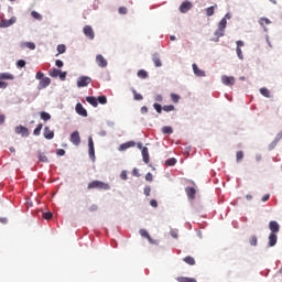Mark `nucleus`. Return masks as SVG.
<instances>
[{
  "instance_id": "4d7b16f0",
  "label": "nucleus",
  "mask_w": 282,
  "mask_h": 282,
  "mask_svg": "<svg viewBox=\"0 0 282 282\" xmlns=\"http://www.w3.org/2000/svg\"><path fill=\"white\" fill-rule=\"evenodd\" d=\"M56 155H59V156L65 155V150L64 149H57L56 150Z\"/></svg>"
},
{
  "instance_id": "473e14b6",
  "label": "nucleus",
  "mask_w": 282,
  "mask_h": 282,
  "mask_svg": "<svg viewBox=\"0 0 282 282\" xmlns=\"http://www.w3.org/2000/svg\"><path fill=\"white\" fill-rule=\"evenodd\" d=\"M31 17H33V19H36V21H42L43 20V17L36 11H32Z\"/></svg>"
},
{
  "instance_id": "5701e85b",
  "label": "nucleus",
  "mask_w": 282,
  "mask_h": 282,
  "mask_svg": "<svg viewBox=\"0 0 282 282\" xmlns=\"http://www.w3.org/2000/svg\"><path fill=\"white\" fill-rule=\"evenodd\" d=\"M37 158L39 162H43L44 164H47V162H50V159L43 152H37Z\"/></svg>"
},
{
  "instance_id": "e2e57ef3",
  "label": "nucleus",
  "mask_w": 282,
  "mask_h": 282,
  "mask_svg": "<svg viewBox=\"0 0 282 282\" xmlns=\"http://www.w3.org/2000/svg\"><path fill=\"white\" fill-rule=\"evenodd\" d=\"M141 113H149V108L147 106L141 107Z\"/></svg>"
},
{
  "instance_id": "0eeeda50",
  "label": "nucleus",
  "mask_w": 282,
  "mask_h": 282,
  "mask_svg": "<svg viewBox=\"0 0 282 282\" xmlns=\"http://www.w3.org/2000/svg\"><path fill=\"white\" fill-rule=\"evenodd\" d=\"M50 85H52V79H50V77H44L43 79L40 80L39 85H37V89H46V87H50Z\"/></svg>"
},
{
  "instance_id": "c756f323",
  "label": "nucleus",
  "mask_w": 282,
  "mask_h": 282,
  "mask_svg": "<svg viewBox=\"0 0 282 282\" xmlns=\"http://www.w3.org/2000/svg\"><path fill=\"white\" fill-rule=\"evenodd\" d=\"M175 164H177V160L175 158L165 161V166H175Z\"/></svg>"
},
{
  "instance_id": "c03bdc74",
  "label": "nucleus",
  "mask_w": 282,
  "mask_h": 282,
  "mask_svg": "<svg viewBox=\"0 0 282 282\" xmlns=\"http://www.w3.org/2000/svg\"><path fill=\"white\" fill-rule=\"evenodd\" d=\"M35 78L36 80H43L45 78V74H43V72H37Z\"/></svg>"
},
{
  "instance_id": "c85d7f7f",
  "label": "nucleus",
  "mask_w": 282,
  "mask_h": 282,
  "mask_svg": "<svg viewBox=\"0 0 282 282\" xmlns=\"http://www.w3.org/2000/svg\"><path fill=\"white\" fill-rule=\"evenodd\" d=\"M184 260H185V262H187V264H191V265L196 264V260H195V258H193L192 256H186V257L184 258Z\"/></svg>"
},
{
  "instance_id": "4c0bfd02",
  "label": "nucleus",
  "mask_w": 282,
  "mask_h": 282,
  "mask_svg": "<svg viewBox=\"0 0 282 282\" xmlns=\"http://www.w3.org/2000/svg\"><path fill=\"white\" fill-rule=\"evenodd\" d=\"M236 53H237V56L239 57V59H243L245 58V55L242 53V48H240V46H237Z\"/></svg>"
},
{
  "instance_id": "7c9ffc66",
  "label": "nucleus",
  "mask_w": 282,
  "mask_h": 282,
  "mask_svg": "<svg viewBox=\"0 0 282 282\" xmlns=\"http://www.w3.org/2000/svg\"><path fill=\"white\" fill-rule=\"evenodd\" d=\"M42 129H43V123H39L33 131V135H41Z\"/></svg>"
},
{
  "instance_id": "20e7f679",
  "label": "nucleus",
  "mask_w": 282,
  "mask_h": 282,
  "mask_svg": "<svg viewBox=\"0 0 282 282\" xmlns=\"http://www.w3.org/2000/svg\"><path fill=\"white\" fill-rule=\"evenodd\" d=\"M91 83V77L80 76L77 79V87H87Z\"/></svg>"
},
{
  "instance_id": "de8ad7c7",
  "label": "nucleus",
  "mask_w": 282,
  "mask_h": 282,
  "mask_svg": "<svg viewBox=\"0 0 282 282\" xmlns=\"http://www.w3.org/2000/svg\"><path fill=\"white\" fill-rule=\"evenodd\" d=\"M153 107H154L156 113H162V105H160V104H154Z\"/></svg>"
},
{
  "instance_id": "aec40b11",
  "label": "nucleus",
  "mask_w": 282,
  "mask_h": 282,
  "mask_svg": "<svg viewBox=\"0 0 282 282\" xmlns=\"http://www.w3.org/2000/svg\"><path fill=\"white\" fill-rule=\"evenodd\" d=\"M276 242H278V236L273 231H271L269 236V247H274Z\"/></svg>"
},
{
  "instance_id": "bf43d9fd",
  "label": "nucleus",
  "mask_w": 282,
  "mask_h": 282,
  "mask_svg": "<svg viewBox=\"0 0 282 282\" xmlns=\"http://www.w3.org/2000/svg\"><path fill=\"white\" fill-rule=\"evenodd\" d=\"M119 14H127V8L126 7H120L119 8Z\"/></svg>"
},
{
  "instance_id": "774afa93",
  "label": "nucleus",
  "mask_w": 282,
  "mask_h": 282,
  "mask_svg": "<svg viewBox=\"0 0 282 282\" xmlns=\"http://www.w3.org/2000/svg\"><path fill=\"white\" fill-rule=\"evenodd\" d=\"M0 224H8V219L6 217H0Z\"/></svg>"
},
{
  "instance_id": "4be33fe9",
  "label": "nucleus",
  "mask_w": 282,
  "mask_h": 282,
  "mask_svg": "<svg viewBox=\"0 0 282 282\" xmlns=\"http://www.w3.org/2000/svg\"><path fill=\"white\" fill-rule=\"evenodd\" d=\"M152 61H153L155 67H162V59L160 58L159 54H154L152 56Z\"/></svg>"
},
{
  "instance_id": "cd10ccee",
  "label": "nucleus",
  "mask_w": 282,
  "mask_h": 282,
  "mask_svg": "<svg viewBox=\"0 0 282 282\" xmlns=\"http://www.w3.org/2000/svg\"><path fill=\"white\" fill-rule=\"evenodd\" d=\"M137 76H138L139 78H142V79L149 78V73H147V70H144V69H140V70L137 73Z\"/></svg>"
},
{
  "instance_id": "2f4dec72",
  "label": "nucleus",
  "mask_w": 282,
  "mask_h": 282,
  "mask_svg": "<svg viewBox=\"0 0 282 282\" xmlns=\"http://www.w3.org/2000/svg\"><path fill=\"white\" fill-rule=\"evenodd\" d=\"M178 282H197V280L195 278L181 276V278H178Z\"/></svg>"
},
{
  "instance_id": "9d476101",
  "label": "nucleus",
  "mask_w": 282,
  "mask_h": 282,
  "mask_svg": "<svg viewBox=\"0 0 282 282\" xmlns=\"http://www.w3.org/2000/svg\"><path fill=\"white\" fill-rule=\"evenodd\" d=\"M76 113H78V116H83V118H87V109H85V107H83V104L78 102L75 107Z\"/></svg>"
},
{
  "instance_id": "9b49d317",
  "label": "nucleus",
  "mask_w": 282,
  "mask_h": 282,
  "mask_svg": "<svg viewBox=\"0 0 282 282\" xmlns=\"http://www.w3.org/2000/svg\"><path fill=\"white\" fill-rule=\"evenodd\" d=\"M221 82L225 86H235L236 84L235 77H228L227 75H223Z\"/></svg>"
},
{
  "instance_id": "a211bd4d",
  "label": "nucleus",
  "mask_w": 282,
  "mask_h": 282,
  "mask_svg": "<svg viewBox=\"0 0 282 282\" xmlns=\"http://www.w3.org/2000/svg\"><path fill=\"white\" fill-rule=\"evenodd\" d=\"M185 192L188 198L194 199L195 195L197 194V189L195 187H185Z\"/></svg>"
},
{
  "instance_id": "7ed1b4c3",
  "label": "nucleus",
  "mask_w": 282,
  "mask_h": 282,
  "mask_svg": "<svg viewBox=\"0 0 282 282\" xmlns=\"http://www.w3.org/2000/svg\"><path fill=\"white\" fill-rule=\"evenodd\" d=\"M15 133L22 135V138H28L30 135V130L25 126L15 127Z\"/></svg>"
},
{
  "instance_id": "6e6552de",
  "label": "nucleus",
  "mask_w": 282,
  "mask_h": 282,
  "mask_svg": "<svg viewBox=\"0 0 282 282\" xmlns=\"http://www.w3.org/2000/svg\"><path fill=\"white\" fill-rule=\"evenodd\" d=\"M17 23V18L12 17L10 20H1L0 28H10V25H14Z\"/></svg>"
},
{
  "instance_id": "c9c22d12",
  "label": "nucleus",
  "mask_w": 282,
  "mask_h": 282,
  "mask_svg": "<svg viewBox=\"0 0 282 282\" xmlns=\"http://www.w3.org/2000/svg\"><path fill=\"white\" fill-rule=\"evenodd\" d=\"M66 50H67V47L65 46V44H59L57 46L58 54H65Z\"/></svg>"
},
{
  "instance_id": "13d9d810",
  "label": "nucleus",
  "mask_w": 282,
  "mask_h": 282,
  "mask_svg": "<svg viewBox=\"0 0 282 282\" xmlns=\"http://www.w3.org/2000/svg\"><path fill=\"white\" fill-rule=\"evenodd\" d=\"M150 206H152V208H158V200L151 199L150 200Z\"/></svg>"
},
{
  "instance_id": "b1692460",
  "label": "nucleus",
  "mask_w": 282,
  "mask_h": 282,
  "mask_svg": "<svg viewBox=\"0 0 282 282\" xmlns=\"http://www.w3.org/2000/svg\"><path fill=\"white\" fill-rule=\"evenodd\" d=\"M219 24H220L221 37H224V35H225V29H226V25H227V20H226V18H223V20H220Z\"/></svg>"
},
{
  "instance_id": "603ef678",
  "label": "nucleus",
  "mask_w": 282,
  "mask_h": 282,
  "mask_svg": "<svg viewBox=\"0 0 282 282\" xmlns=\"http://www.w3.org/2000/svg\"><path fill=\"white\" fill-rule=\"evenodd\" d=\"M17 66L20 67V68L25 67V61H24V59L18 61V62H17Z\"/></svg>"
},
{
  "instance_id": "dca6fc26",
  "label": "nucleus",
  "mask_w": 282,
  "mask_h": 282,
  "mask_svg": "<svg viewBox=\"0 0 282 282\" xmlns=\"http://www.w3.org/2000/svg\"><path fill=\"white\" fill-rule=\"evenodd\" d=\"M139 234L141 235V237H144V239H148L150 243H155V241L153 240V238H151V235H149V231H147V229H140Z\"/></svg>"
},
{
  "instance_id": "ea45409f",
  "label": "nucleus",
  "mask_w": 282,
  "mask_h": 282,
  "mask_svg": "<svg viewBox=\"0 0 282 282\" xmlns=\"http://www.w3.org/2000/svg\"><path fill=\"white\" fill-rule=\"evenodd\" d=\"M97 102H99L100 105H107V97L106 96H99L97 98Z\"/></svg>"
},
{
  "instance_id": "864d4df0",
  "label": "nucleus",
  "mask_w": 282,
  "mask_h": 282,
  "mask_svg": "<svg viewBox=\"0 0 282 282\" xmlns=\"http://www.w3.org/2000/svg\"><path fill=\"white\" fill-rule=\"evenodd\" d=\"M58 77L61 78V80H65V78H67V73L59 70Z\"/></svg>"
},
{
  "instance_id": "79ce46f5",
  "label": "nucleus",
  "mask_w": 282,
  "mask_h": 282,
  "mask_svg": "<svg viewBox=\"0 0 282 282\" xmlns=\"http://www.w3.org/2000/svg\"><path fill=\"white\" fill-rule=\"evenodd\" d=\"M163 111H175V106L173 105H167L163 107Z\"/></svg>"
},
{
  "instance_id": "09e8293b",
  "label": "nucleus",
  "mask_w": 282,
  "mask_h": 282,
  "mask_svg": "<svg viewBox=\"0 0 282 282\" xmlns=\"http://www.w3.org/2000/svg\"><path fill=\"white\" fill-rule=\"evenodd\" d=\"M52 217H53V214H52V212H46V213H43V219H52Z\"/></svg>"
},
{
  "instance_id": "e433bc0d",
  "label": "nucleus",
  "mask_w": 282,
  "mask_h": 282,
  "mask_svg": "<svg viewBox=\"0 0 282 282\" xmlns=\"http://www.w3.org/2000/svg\"><path fill=\"white\" fill-rule=\"evenodd\" d=\"M260 93L263 97L270 98V90L268 88H260Z\"/></svg>"
},
{
  "instance_id": "f704fd0d",
  "label": "nucleus",
  "mask_w": 282,
  "mask_h": 282,
  "mask_svg": "<svg viewBox=\"0 0 282 282\" xmlns=\"http://www.w3.org/2000/svg\"><path fill=\"white\" fill-rule=\"evenodd\" d=\"M162 133H165V134H171L173 133V128L169 127V126H165L162 128Z\"/></svg>"
},
{
  "instance_id": "8fccbe9b",
  "label": "nucleus",
  "mask_w": 282,
  "mask_h": 282,
  "mask_svg": "<svg viewBox=\"0 0 282 282\" xmlns=\"http://www.w3.org/2000/svg\"><path fill=\"white\" fill-rule=\"evenodd\" d=\"M25 45L29 50H36V44H34L33 42H28Z\"/></svg>"
},
{
  "instance_id": "ddd939ff",
  "label": "nucleus",
  "mask_w": 282,
  "mask_h": 282,
  "mask_svg": "<svg viewBox=\"0 0 282 282\" xmlns=\"http://www.w3.org/2000/svg\"><path fill=\"white\" fill-rule=\"evenodd\" d=\"M43 135L45 140H54V130L50 129V127H45Z\"/></svg>"
},
{
  "instance_id": "5fc2aeb1",
  "label": "nucleus",
  "mask_w": 282,
  "mask_h": 282,
  "mask_svg": "<svg viewBox=\"0 0 282 282\" xmlns=\"http://www.w3.org/2000/svg\"><path fill=\"white\" fill-rule=\"evenodd\" d=\"M281 139H282V131L278 132V134L275 135L274 143H279V141H281Z\"/></svg>"
},
{
  "instance_id": "3c124183",
  "label": "nucleus",
  "mask_w": 282,
  "mask_h": 282,
  "mask_svg": "<svg viewBox=\"0 0 282 282\" xmlns=\"http://www.w3.org/2000/svg\"><path fill=\"white\" fill-rule=\"evenodd\" d=\"M143 193L147 197H149V195H151V187L150 186H145L143 189Z\"/></svg>"
},
{
  "instance_id": "72a5a7b5",
  "label": "nucleus",
  "mask_w": 282,
  "mask_h": 282,
  "mask_svg": "<svg viewBox=\"0 0 282 282\" xmlns=\"http://www.w3.org/2000/svg\"><path fill=\"white\" fill-rule=\"evenodd\" d=\"M236 159H237V162L242 161V159H245V152L242 150L238 151L236 153Z\"/></svg>"
},
{
  "instance_id": "680f3d73",
  "label": "nucleus",
  "mask_w": 282,
  "mask_h": 282,
  "mask_svg": "<svg viewBox=\"0 0 282 282\" xmlns=\"http://www.w3.org/2000/svg\"><path fill=\"white\" fill-rule=\"evenodd\" d=\"M132 175H134V177H140V171H138V169H133Z\"/></svg>"
},
{
  "instance_id": "f3484780",
  "label": "nucleus",
  "mask_w": 282,
  "mask_h": 282,
  "mask_svg": "<svg viewBox=\"0 0 282 282\" xmlns=\"http://www.w3.org/2000/svg\"><path fill=\"white\" fill-rule=\"evenodd\" d=\"M193 4L192 2H188V0H186V2H183L180 7V11L181 12H188V10H192Z\"/></svg>"
},
{
  "instance_id": "39448f33",
  "label": "nucleus",
  "mask_w": 282,
  "mask_h": 282,
  "mask_svg": "<svg viewBox=\"0 0 282 282\" xmlns=\"http://www.w3.org/2000/svg\"><path fill=\"white\" fill-rule=\"evenodd\" d=\"M70 142L72 144H74L75 147H79L80 145V133L78 131H74L70 134Z\"/></svg>"
},
{
  "instance_id": "a878e982",
  "label": "nucleus",
  "mask_w": 282,
  "mask_h": 282,
  "mask_svg": "<svg viewBox=\"0 0 282 282\" xmlns=\"http://www.w3.org/2000/svg\"><path fill=\"white\" fill-rule=\"evenodd\" d=\"M86 100L93 107H98V99L96 97H86Z\"/></svg>"
},
{
  "instance_id": "052dcab7",
  "label": "nucleus",
  "mask_w": 282,
  "mask_h": 282,
  "mask_svg": "<svg viewBox=\"0 0 282 282\" xmlns=\"http://www.w3.org/2000/svg\"><path fill=\"white\" fill-rule=\"evenodd\" d=\"M89 210H90V213H96V210H98V205H91L89 207Z\"/></svg>"
},
{
  "instance_id": "37998d69",
  "label": "nucleus",
  "mask_w": 282,
  "mask_h": 282,
  "mask_svg": "<svg viewBox=\"0 0 282 282\" xmlns=\"http://www.w3.org/2000/svg\"><path fill=\"white\" fill-rule=\"evenodd\" d=\"M250 245L253 246V247H256L258 245V237L257 236H251Z\"/></svg>"
},
{
  "instance_id": "58836bf2",
  "label": "nucleus",
  "mask_w": 282,
  "mask_h": 282,
  "mask_svg": "<svg viewBox=\"0 0 282 282\" xmlns=\"http://www.w3.org/2000/svg\"><path fill=\"white\" fill-rule=\"evenodd\" d=\"M215 36L217 37V40H219L220 37H223L220 22H219V24H218L217 31H215Z\"/></svg>"
},
{
  "instance_id": "f257e3e1",
  "label": "nucleus",
  "mask_w": 282,
  "mask_h": 282,
  "mask_svg": "<svg viewBox=\"0 0 282 282\" xmlns=\"http://www.w3.org/2000/svg\"><path fill=\"white\" fill-rule=\"evenodd\" d=\"M87 188L88 191H94V188H97L98 191H111V185H109V183L96 180L88 183Z\"/></svg>"
},
{
  "instance_id": "69168bd1",
  "label": "nucleus",
  "mask_w": 282,
  "mask_h": 282,
  "mask_svg": "<svg viewBox=\"0 0 282 282\" xmlns=\"http://www.w3.org/2000/svg\"><path fill=\"white\" fill-rule=\"evenodd\" d=\"M6 122V115H0V127Z\"/></svg>"
},
{
  "instance_id": "338daca9",
  "label": "nucleus",
  "mask_w": 282,
  "mask_h": 282,
  "mask_svg": "<svg viewBox=\"0 0 282 282\" xmlns=\"http://www.w3.org/2000/svg\"><path fill=\"white\" fill-rule=\"evenodd\" d=\"M121 180H127V171H122L120 174Z\"/></svg>"
},
{
  "instance_id": "2eb2a0df",
  "label": "nucleus",
  "mask_w": 282,
  "mask_h": 282,
  "mask_svg": "<svg viewBox=\"0 0 282 282\" xmlns=\"http://www.w3.org/2000/svg\"><path fill=\"white\" fill-rule=\"evenodd\" d=\"M192 68L194 70V75H196V77H205L206 76L205 70H202L200 68H198L197 64H193Z\"/></svg>"
},
{
  "instance_id": "a19ab883",
  "label": "nucleus",
  "mask_w": 282,
  "mask_h": 282,
  "mask_svg": "<svg viewBox=\"0 0 282 282\" xmlns=\"http://www.w3.org/2000/svg\"><path fill=\"white\" fill-rule=\"evenodd\" d=\"M259 23H260V25H269V23H271V22H270L269 18H261L259 20Z\"/></svg>"
},
{
  "instance_id": "bb28decb",
  "label": "nucleus",
  "mask_w": 282,
  "mask_h": 282,
  "mask_svg": "<svg viewBox=\"0 0 282 282\" xmlns=\"http://www.w3.org/2000/svg\"><path fill=\"white\" fill-rule=\"evenodd\" d=\"M40 117L42 120H44L45 122H47V120H52V115H50L48 112L42 111L40 113Z\"/></svg>"
},
{
  "instance_id": "f8f14e48",
  "label": "nucleus",
  "mask_w": 282,
  "mask_h": 282,
  "mask_svg": "<svg viewBox=\"0 0 282 282\" xmlns=\"http://www.w3.org/2000/svg\"><path fill=\"white\" fill-rule=\"evenodd\" d=\"M96 63H97L98 67H101V68H105L108 65L107 59L100 54H98L96 56Z\"/></svg>"
},
{
  "instance_id": "412c9836",
  "label": "nucleus",
  "mask_w": 282,
  "mask_h": 282,
  "mask_svg": "<svg viewBox=\"0 0 282 282\" xmlns=\"http://www.w3.org/2000/svg\"><path fill=\"white\" fill-rule=\"evenodd\" d=\"M14 75L10 73H0V80H13Z\"/></svg>"
},
{
  "instance_id": "393cba45",
  "label": "nucleus",
  "mask_w": 282,
  "mask_h": 282,
  "mask_svg": "<svg viewBox=\"0 0 282 282\" xmlns=\"http://www.w3.org/2000/svg\"><path fill=\"white\" fill-rule=\"evenodd\" d=\"M61 74V69L58 68H53L48 72V76L52 78H58V75Z\"/></svg>"
},
{
  "instance_id": "6e6d98bb",
  "label": "nucleus",
  "mask_w": 282,
  "mask_h": 282,
  "mask_svg": "<svg viewBox=\"0 0 282 282\" xmlns=\"http://www.w3.org/2000/svg\"><path fill=\"white\" fill-rule=\"evenodd\" d=\"M145 180L147 182H153V174L151 172H149L147 175H145Z\"/></svg>"
},
{
  "instance_id": "49530a36",
  "label": "nucleus",
  "mask_w": 282,
  "mask_h": 282,
  "mask_svg": "<svg viewBox=\"0 0 282 282\" xmlns=\"http://www.w3.org/2000/svg\"><path fill=\"white\" fill-rule=\"evenodd\" d=\"M133 91V96H134V100H143L144 97H142L141 94H138V91L132 90Z\"/></svg>"
},
{
  "instance_id": "a18cd8bd",
  "label": "nucleus",
  "mask_w": 282,
  "mask_h": 282,
  "mask_svg": "<svg viewBox=\"0 0 282 282\" xmlns=\"http://www.w3.org/2000/svg\"><path fill=\"white\" fill-rule=\"evenodd\" d=\"M214 12H215V7H208V9H206L207 17H212V14H214Z\"/></svg>"
},
{
  "instance_id": "1a4fd4ad",
  "label": "nucleus",
  "mask_w": 282,
  "mask_h": 282,
  "mask_svg": "<svg viewBox=\"0 0 282 282\" xmlns=\"http://www.w3.org/2000/svg\"><path fill=\"white\" fill-rule=\"evenodd\" d=\"M269 229L276 236V234H279L281 227H280L279 223H276V220H271L269 223Z\"/></svg>"
},
{
  "instance_id": "6ab92c4d",
  "label": "nucleus",
  "mask_w": 282,
  "mask_h": 282,
  "mask_svg": "<svg viewBox=\"0 0 282 282\" xmlns=\"http://www.w3.org/2000/svg\"><path fill=\"white\" fill-rule=\"evenodd\" d=\"M141 153H142L143 162H144L145 164H149V162H150V158H149V148H147V147L142 148Z\"/></svg>"
},
{
  "instance_id": "423d86ee",
  "label": "nucleus",
  "mask_w": 282,
  "mask_h": 282,
  "mask_svg": "<svg viewBox=\"0 0 282 282\" xmlns=\"http://www.w3.org/2000/svg\"><path fill=\"white\" fill-rule=\"evenodd\" d=\"M84 34L85 36H87V39H89L90 41H94L96 34L94 33V29L91 28V25H86L84 26Z\"/></svg>"
},
{
  "instance_id": "f03ea898",
  "label": "nucleus",
  "mask_w": 282,
  "mask_h": 282,
  "mask_svg": "<svg viewBox=\"0 0 282 282\" xmlns=\"http://www.w3.org/2000/svg\"><path fill=\"white\" fill-rule=\"evenodd\" d=\"M88 155L90 160H96V150L94 149V139L91 137L88 138Z\"/></svg>"
},
{
  "instance_id": "4468645a",
  "label": "nucleus",
  "mask_w": 282,
  "mask_h": 282,
  "mask_svg": "<svg viewBox=\"0 0 282 282\" xmlns=\"http://www.w3.org/2000/svg\"><path fill=\"white\" fill-rule=\"evenodd\" d=\"M132 147H135L134 141H128L126 143H122L119 148L118 151H127V149H131Z\"/></svg>"
},
{
  "instance_id": "0e129e2a",
  "label": "nucleus",
  "mask_w": 282,
  "mask_h": 282,
  "mask_svg": "<svg viewBox=\"0 0 282 282\" xmlns=\"http://www.w3.org/2000/svg\"><path fill=\"white\" fill-rule=\"evenodd\" d=\"M55 65L56 67H63L64 64H63V61L56 59Z\"/></svg>"
}]
</instances>
